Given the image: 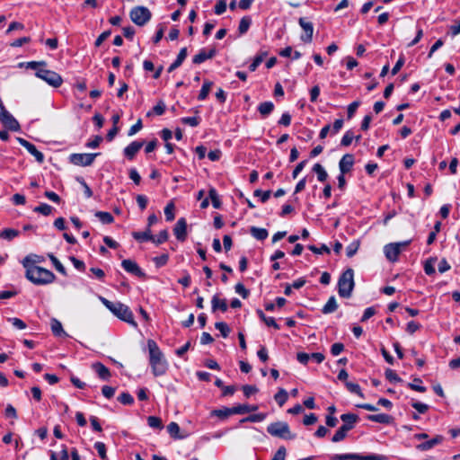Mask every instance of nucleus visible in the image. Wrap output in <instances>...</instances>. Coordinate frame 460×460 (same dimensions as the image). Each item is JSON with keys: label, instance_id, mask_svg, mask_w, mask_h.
<instances>
[{"label": "nucleus", "instance_id": "nucleus-1", "mask_svg": "<svg viewBox=\"0 0 460 460\" xmlns=\"http://www.w3.org/2000/svg\"><path fill=\"white\" fill-rule=\"evenodd\" d=\"M147 348L149 351V363L153 374L155 376L164 375L168 365L158 345L154 340H148Z\"/></svg>", "mask_w": 460, "mask_h": 460}, {"label": "nucleus", "instance_id": "nucleus-2", "mask_svg": "<svg viewBox=\"0 0 460 460\" xmlns=\"http://www.w3.org/2000/svg\"><path fill=\"white\" fill-rule=\"evenodd\" d=\"M101 302L108 308L115 316L124 321L131 326L137 328V323L134 320V315L129 307L120 302H111L103 296H100Z\"/></svg>", "mask_w": 460, "mask_h": 460}, {"label": "nucleus", "instance_id": "nucleus-3", "mask_svg": "<svg viewBox=\"0 0 460 460\" xmlns=\"http://www.w3.org/2000/svg\"><path fill=\"white\" fill-rule=\"evenodd\" d=\"M28 280L37 286L51 284L55 281V274L43 267H31L25 271Z\"/></svg>", "mask_w": 460, "mask_h": 460}, {"label": "nucleus", "instance_id": "nucleus-4", "mask_svg": "<svg viewBox=\"0 0 460 460\" xmlns=\"http://www.w3.org/2000/svg\"><path fill=\"white\" fill-rule=\"evenodd\" d=\"M355 286L354 282V271L352 269L346 270L339 278L338 280V293L339 296L344 298L350 297L353 288Z\"/></svg>", "mask_w": 460, "mask_h": 460}, {"label": "nucleus", "instance_id": "nucleus-5", "mask_svg": "<svg viewBox=\"0 0 460 460\" xmlns=\"http://www.w3.org/2000/svg\"><path fill=\"white\" fill-rule=\"evenodd\" d=\"M267 432L272 437L286 440H292L296 438V435L291 432L288 424L283 421L270 423L267 427Z\"/></svg>", "mask_w": 460, "mask_h": 460}, {"label": "nucleus", "instance_id": "nucleus-6", "mask_svg": "<svg viewBox=\"0 0 460 460\" xmlns=\"http://www.w3.org/2000/svg\"><path fill=\"white\" fill-rule=\"evenodd\" d=\"M129 16L135 24L144 26L150 21L152 13L149 9L145 6H136L130 11Z\"/></svg>", "mask_w": 460, "mask_h": 460}, {"label": "nucleus", "instance_id": "nucleus-7", "mask_svg": "<svg viewBox=\"0 0 460 460\" xmlns=\"http://www.w3.org/2000/svg\"><path fill=\"white\" fill-rule=\"evenodd\" d=\"M35 75L55 88L59 87L63 83L61 75L51 70L40 68L36 71Z\"/></svg>", "mask_w": 460, "mask_h": 460}, {"label": "nucleus", "instance_id": "nucleus-8", "mask_svg": "<svg viewBox=\"0 0 460 460\" xmlns=\"http://www.w3.org/2000/svg\"><path fill=\"white\" fill-rule=\"evenodd\" d=\"M0 121L3 125L11 131H19L21 129L20 124L17 119L5 109L0 99Z\"/></svg>", "mask_w": 460, "mask_h": 460}, {"label": "nucleus", "instance_id": "nucleus-9", "mask_svg": "<svg viewBox=\"0 0 460 460\" xmlns=\"http://www.w3.org/2000/svg\"><path fill=\"white\" fill-rule=\"evenodd\" d=\"M331 460H385L384 456L380 455H368L362 456L359 454H341L333 455L330 457Z\"/></svg>", "mask_w": 460, "mask_h": 460}, {"label": "nucleus", "instance_id": "nucleus-10", "mask_svg": "<svg viewBox=\"0 0 460 460\" xmlns=\"http://www.w3.org/2000/svg\"><path fill=\"white\" fill-rule=\"evenodd\" d=\"M100 153L96 154H72L69 156V161L75 165L78 166H90L94 162L96 156H98Z\"/></svg>", "mask_w": 460, "mask_h": 460}, {"label": "nucleus", "instance_id": "nucleus-11", "mask_svg": "<svg viewBox=\"0 0 460 460\" xmlns=\"http://www.w3.org/2000/svg\"><path fill=\"white\" fill-rule=\"evenodd\" d=\"M17 141L31 155H33L35 157L37 162H39L40 164H42L44 162V155L41 152H40L32 143H31L28 140L22 138V137H17Z\"/></svg>", "mask_w": 460, "mask_h": 460}, {"label": "nucleus", "instance_id": "nucleus-12", "mask_svg": "<svg viewBox=\"0 0 460 460\" xmlns=\"http://www.w3.org/2000/svg\"><path fill=\"white\" fill-rule=\"evenodd\" d=\"M122 268L128 273H131L139 278H146L145 272L140 269L137 262L132 260L126 259L121 262Z\"/></svg>", "mask_w": 460, "mask_h": 460}, {"label": "nucleus", "instance_id": "nucleus-13", "mask_svg": "<svg viewBox=\"0 0 460 460\" xmlns=\"http://www.w3.org/2000/svg\"><path fill=\"white\" fill-rule=\"evenodd\" d=\"M173 234L180 242H184L187 238V222L184 217L178 219L173 227Z\"/></svg>", "mask_w": 460, "mask_h": 460}, {"label": "nucleus", "instance_id": "nucleus-14", "mask_svg": "<svg viewBox=\"0 0 460 460\" xmlns=\"http://www.w3.org/2000/svg\"><path fill=\"white\" fill-rule=\"evenodd\" d=\"M299 25L305 31V35H301L300 39L302 41L305 43H310L313 40V33H314V26L313 23L310 22L305 21V18H300Z\"/></svg>", "mask_w": 460, "mask_h": 460}, {"label": "nucleus", "instance_id": "nucleus-15", "mask_svg": "<svg viewBox=\"0 0 460 460\" xmlns=\"http://www.w3.org/2000/svg\"><path fill=\"white\" fill-rule=\"evenodd\" d=\"M144 144V141H133L124 148V155L128 160H133L136 155L138 153V151L143 147Z\"/></svg>", "mask_w": 460, "mask_h": 460}, {"label": "nucleus", "instance_id": "nucleus-16", "mask_svg": "<svg viewBox=\"0 0 460 460\" xmlns=\"http://www.w3.org/2000/svg\"><path fill=\"white\" fill-rule=\"evenodd\" d=\"M354 164V156L351 154L344 155L339 162V168L342 174H345L352 169Z\"/></svg>", "mask_w": 460, "mask_h": 460}, {"label": "nucleus", "instance_id": "nucleus-17", "mask_svg": "<svg viewBox=\"0 0 460 460\" xmlns=\"http://www.w3.org/2000/svg\"><path fill=\"white\" fill-rule=\"evenodd\" d=\"M384 252L386 259L392 262L397 261L401 253L400 250L398 249V244H394L393 243L385 246Z\"/></svg>", "mask_w": 460, "mask_h": 460}, {"label": "nucleus", "instance_id": "nucleus-18", "mask_svg": "<svg viewBox=\"0 0 460 460\" xmlns=\"http://www.w3.org/2000/svg\"><path fill=\"white\" fill-rule=\"evenodd\" d=\"M92 367L102 380L107 381L110 379V377L111 376V371L102 363H101V362L93 363Z\"/></svg>", "mask_w": 460, "mask_h": 460}, {"label": "nucleus", "instance_id": "nucleus-19", "mask_svg": "<svg viewBox=\"0 0 460 460\" xmlns=\"http://www.w3.org/2000/svg\"><path fill=\"white\" fill-rule=\"evenodd\" d=\"M444 438L441 435H437L435 438L428 440L426 442L420 443L416 446V448L420 451H427L434 447L435 446L440 444L443 441Z\"/></svg>", "mask_w": 460, "mask_h": 460}, {"label": "nucleus", "instance_id": "nucleus-20", "mask_svg": "<svg viewBox=\"0 0 460 460\" xmlns=\"http://www.w3.org/2000/svg\"><path fill=\"white\" fill-rule=\"evenodd\" d=\"M216 55V49H212L209 51H206L204 49L193 57L192 62L194 64H201L207 59L212 58Z\"/></svg>", "mask_w": 460, "mask_h": 460}, {"label": "nucleus", "instance_id": "nucleus-21", "mask_svg": "<svg viewBox=\"0 0 460 460\" xmlns=\"http://www.w3.org/2000/svg\"><path fill=\"white\" fill-rule=\"evenodd\" d=\"M341 420L344 422L342 426L349 430H351L358 422V416L354 413H344L341 416Z\"/></svg>", "mask_w": 460, "mask_h": 460}, {"label": "nucleus", "instance_id": "nucleus-22", "mask_svg": "<svg viewBox=\"0 0 460 460\" xmlns=\"http://www.w3.org/2000/svg\"><path fill=\"white\" fill-rule=\"evenodd\" d=\"M44 260L41 256L30 254L22 260V263L25 270H28V269H31V267H38L36 264L42 262Z\"/></svg>", "mask_w": 460, "mask_h": 460}, {"label": "nucleus", "instance_id": "nucleus-23", "mask_svg": "<svg viewBox=\"0 0 460 460\" xmlns=\"http://www.w3.org/2000/svg\"><path fill=\"white\" fill-rule=\"evenodd\" d=\"M211 305H212V311L213 312H216L217 310H220L223 313H225V312L227 311V308H228L227 304H226V299H220L217 295H215L212 297Z\"/></svg>", "mask_w": 460, "mask_h": 460}, {"label": "nucleus", "instance_id": "nucleus-24", "mask_svg": "<svg viewBox=\"0 0 460 460\" xmlns=\"http://www.w3.org/2000/svg\"><path fill=\"white\" fill-rule=\"evenodd\" d=\"M367 420L381 424H390L393 421V417L385 413L367 415Z\"/></svg>", "mask_w": 460, "mask_h": 460}, {"label": "nucleus", "instance_id": "nucleus-25", "mask_svg": "<svg viewBox=\"0 0 460 460\" xmlns=\"http://www.w3.org/2000/svg\"><path fill=\"white\" fill-rule=\"evenodd\" d=\"M188 55V52H187V48H182L178 56H177V58L173 61V63L171 64V66H169L168 68V72L171 73L172 72L174 69H176L177 67H179L182 62L184 61V59L186 58Z\"/></svg>", "mask_w": 460, "mask_h": 460}, {"label": "nucleus", "instance_id": "nucleus-26", "mask_svg": "<svg viewBox=\"0 0 460 460\" xmlns=\"http://www.w3.org/2000/svg\"><path fill=\"white\" fill-rule=\"evenodd\" d=\"M132 236L135 240L139 241V242H146V241L153 242V234H151L150 228H147L144 232H133Z\"/></svg>", "mask_w": 460, "mask_h": 460}, {"label": "nucleus", "instance_id": "nucleus-27", "mask_svg": "<svg viewBox=\"0 0 460 460\" xmlns=\"http://www.w3.org/2000/svg\"><path fill=\"white\" fill-rule=\"evenodd\" d=\"M250 233L255 239L259 241L265 240L269 235V233L265 228H260L257 226H252L250 228Z\"/></svg>", "mask_w": 460, "mask_h": 460}, {"label": "nucleus", "instance_id": "nucleus-28", "mask_svg": "<svg viewBox=\"0 0 460 460\" xmlns=\"http://www.w3.org/2000/svg\"><path fill=\"white\" fill-rule=\"evenodd\" d=\"M274 107L272 102H264L258 106V111L262 117H267L273 111Z\"/></svg>", "mask_w": 460, "mask_h": 460}, {"label": "nucleus", "instance_id": "nucleus-29", "mask_svg": "<svg viewBox=\"0 0 460 460\" xmlns=\"http://www.w3.org/2000/svg\"><path fill=\"white\" fill-rule=\"evenodd\" d=\"M167 431L174 439H182L185 436L180 434V426L176 422H171L167 426Z\"/></svg>", "mask_w": 460, "mask_h": 460}, {"label": "nucleus", "instance_id": "nucleus-30", "mask_svg": "<svg viewBox=\"0 0 460 460\" xmlns=\"http://www.w3.org/2000/svg\"><path fill=\"white\" fill-rule=\"evenodd\" d=\"M338 308V304L335 297L332 296L329 298L327 303L323 305L322 312L324 314L333 313Z\"/></svg>", "mask_w": 460, "mask_h": 460}, {"label": "nucleus", "instance_id": "nucleus-31", "mask_svg": "<svg viewBox=\"0 0 460 460\" xmlns=\"http://www.w3.org/2000/svg\"><path fill=\"white\" fill-rule=\"evenodd\" d=\"M50 327H51V331L54 335H56V336L66 335V333L63 330L61 323L58 319H56V318L51 319Z\"/></svg>", "mask_w": 460, "mask_h": 460}, {"label": "nucleus", "instance_id": "nucleus-32", "mask_svg": "<svg viewBox=\"0 0 460 460\" xmlns=\"http://www.w3.org/2000/svg\"><path fill=\"white\" fill-rule=\"evenodd\" d=\"M313 172H314L317 175V180L321 182H324L328 178V173L325 169L320 164H315L313 167Z\"/></svg>", "mask_w": 460, "mask_h": 460}, {"label": "nucleus", "instance_id": "nucleus-33", "mask_svg": "<svg viewBox=\"0 0 460 460\" xmlns=\"http://www.w3.org/2000/svg\"><path fill=\"white\" fill-rule=\"evenodd\" d=\"M252 24V19L250 16H244L241 19L238 31L241 35L245 34Z\"/></svg>", "mask_w": 460, "mask_h": 460}, {"label": "nucleus", "instance_id": "nucleus-34", "mask_svg": "<svg viewBox=\"0 0 460 460\" xmlns=\"http://www.w3.org/2000/svg\"><path fill=\"white\" fill-rule=\"evenodd\" d=\"M165 109H166L165 103L162 100H160V101H158L156 105L154 106L153 110L146 113V116L150 117L152 114L161 116L164 113Z\"/></svg>", "mask_w": 460, "mask_h": 460}, {"label": "nucleus", "instance_id": "nucleus-35", "mask_svg": "<svg viewBox=\"0 0 460 460\" xmlns=\"http://www.w3.org/2000/svg\"><path fill=\"white\" fill-rule=\"evenodd\" d=\"M212 85H213V83L211 81H208V80L204 81L201 90L199 92V94L198 96V99L199 101H203L208 97Z\"/></svg>", "mask_w": 460, "mask_h": 460}, {"label": "nucleus", "instance_id": "nucleus-36", "mask_svg": "<svg viewBox=\"0 0 460 460\" xmlns=\"http://www.w3.org/2000/svg\"><path fill=\"white\" fill-rule=\"evenodd\" d=\"M20 232L13 228H5L0 233V238L8 241L13 240L14 237L19 235Z\"/></svg>", "mask_w": 460, "mask_h": 460}, {"label": "nucleus", "instance_id": "nucleus-37", "mask_svg": "<svg viewBox=\"0 0 460 460\" xmlns=\"http://www.w3.org/2000/svg\"><path fill=\"white\" fill-rule=\"evenodd\" d=\"M437 261V257H430L424 263V271L427 275L430 276L435 274L434 263Z\"/></svg>", "mask_w": 460, "mask_h": 460}, {"label": "nucleus", "instance_id": "nucleus-38", "mask_svg": "<svg viewBox=\"0 0 460 460\" xmlns=\"http://www.w3.org/2000/svg\"><path fill=\"white\" fill-rule=\"evenodd\" d=\"M208 196H209V199H211L212 206L215 208H220L222 202L217 195L216 189L210 188L208 190Z\"/></svg>", "mask_w": 460, "mask_h": 460}, {"label": "nucleus", "instance_id": "nucleus-39", "mask_svg": "<svg viewBox=\"0 0 460 460\" xmlns=\"http://www.w3.org/2000/svg\"><path fill=\"white\" fill-rule=\"evenodd\" d=\"M48 257L53 263L55 269L58 272H60L62 275L66 276V270L65 267L63 266V264L58 261V259L56 256H54V254H52V253H49Z\"/></svg>", "mask_w": 460, "mask_h": 460}, {"label": "nucleus", "instance_id": "nucleus-40", "mask_svg": "<svg viewBox=\"0 0 460 460\" xmlns=\"http://www.w3.org/2000/svg\"><path fill=\"white\" fill-rule=\"evenodd\" d=\"M33 211L42 214L44 216H49L53 211V208L47 203H41L39 206L35 207L33 208Z\"/></svg>", "mask_w": 460, "mask_h": 460}, {"label": "nucleus", "instance_id": "nucleus-41", "mask_svg": "<svg viewBox=\"0 0 460 460\" xmlns=\"http://www.w3.org/2000/svg\"><path fill=\"white\" fill-rule=\"evenodd\" d=\"M95 217L103 224H111L114 221L112 215L109 212L97 211Z\"/></svg>", "mask_w": 460, "mask_h": 460}, {"label": "nucleus", "instance_id": "nucleus-42", "mask_svg": "<svg viewBox=\"0 0 460 460\" xmlns=\"http://www.w3.org/2000/svg\"><path fill=\"white\" fill-rule=\"evenodd\" d=\"M349 431V430L348 429L344 428L343 426H341L340 429L335 432V434L332 438V441L333 443H337L343 440L346 438L347 433Z\"/></svg>", "mask_w": 460, "mask_h": 460}, {"label": "nucleus", "instance_id": "nucleus-43", "mask_svg": "<svg viewBox=\"0 0 460 460\" xmlns=\"http://www.w3.org/2000/svg\"><path fill=\"white\" fill-rule=\"evenodd\" d=\"M68 451L66 446H63L59 455H58L56 452L50 451V460H68Z\"/></svg>", "mask_w": 460, "mask_h": 460}, {"label": "nucleus", "instance_id": "nucleus-44", "mask_svg": "<svg viewBox=\"0 0 460 460\" xmlns=\"http://www.w3.org/2000/svg\"><path fill=\"white\" fill-rule=\"evenodd\" d=\"M288 398V394L287 391L283 388H280L274 396L275 401L278 402L279 406H282L287 402Z\"/></svg>", "mask_w": 460, "mask_h": 460}, {"label": "nucleus", "instance_id": "nucleus-45", "mask_svg": "<svg viewBox=\"0 0 460 460\" xmlns=\"http://www.w3.org/2000/svg\"><path fill=\"white\" fill-rule=\"evenodd\" d=\"M175 206L172 201H170L164 208V215L167 221H172L175 217L174 214Z\"/></svg>", "mask_w": 460, "mask_h": 460}, {"label": "nucleus", "instance_id": "nucleus-46", "mask_svg": "<svg viewBox=\"0 0 460 460\" xmlns=\"http://www.w3.org/2000/svg\"><path fill=\"white\" fill-rule=\"evenodd\" d=\"M168 231L165 229L162 230L156 237L153 235V243H155L156 245H159L166 242L168 240Z\"/></svg>", "mask_w": 460, "mask_h": 460}, {"label": "nucleus", "instance_id": "nucleus-47", "mask_svg": "<svg viewBox=\"0 0 460 460\" xmlns=\"http://www.w3.org/2000/svg\"><path fill=\"white\" fill-rule=\"evenodd\" d=\"M229 411L233 412L234 414H245L250 412V405L239 404L230 408Z\"/></svg>", "mask_w": 460, "mask_h": 460}, {"label": "nucleus", "instance_id": "nucleus-48", "mask_svg": "<svg viewBox=\"0 0 460 460\" xmlns=\"http://www.w3.org/2000/svg\"><path fill=\"white\" fill-rule=\"evenodd\" d=\"M215 327L218 330L224 338H226L230 333V328L225 322H217Z\"/></svg>", "mask_w": 460, "mask_h": 460}, {"label": "nucleus", "instance_id": "nucleus-49", "mask_svg": "<svg viewBox=\"0 0 460 460\" xmlns=\"http://www.w3.org/2000/svg\"><path fill=\"white\" fill-rule=\"evenodd\" d=\"M147 423H148L149 427H151L153 429H163L162 420L159 417L149 416L147 418Z\"/></svg>", "mask_w": 460, "mask_h": 460}, {"label": "nucleus", "instance_id": "nucleus-50", "mask_svg": "<svg viewBox=\"0 0 460 460\" xmlns=\"http://www.w3.org/2000/svg\"><path fill=\"white\" fill-rule=\"evenodd\" d=\"M359 244L360 243H359L358 240L354 241L351 243H349L346 248L347 256L349 258L354 256L359 248Z\"/></svg>", "mask_w": 460, "mask_h": 460}, {"label": "nucleus", "instance_id": "nucleus-51", "mask_svg": "<svg viewBox=\"0 0 460 460\" xmlns=\"http://www.w3.org/2000/svg\"><path fill=\"white\" fill-rule=\"evenodd\" d=\"M345 385L350 393L356 394L359 395L360 397H363L361 388L358 384L346 381Z\"/></svg>", "mask_w": 460, "mask_h": 460}, {"label": "nucleus", "instance_id": "nucleus-52", "mask_svg": "<svg viewBox=\"0 0 460 460\" xmlns=\"http://www.w3.org/2000/svg\"><path fill=\"white\" fill-rule=\"evenodd\" d=\"M418 383H421V379L419 377L414 378L412 383L408 384V386L413 391H417L420 393L426 392L427 388L425 386L419 385Z\"/></svg>", "mask_w": 460, "mask_h": 460}, {"label": "nucleus", "instance_id": "nucleus-53", "mask_svg": "<svg viewBox=\"0 0 460 460\" xmlns=\"http://www.w3.org/2000/svg\"><path fill=\"white\" fill-rule=\"evenodd\" d=\"M118 401L125 405H130L134 402L133 396L128 393H122L119 397Z\"/></svg>", "mask_w": 460, "mask_h": 460}, {"label": "nucleus", "instance_id": "nucleus-54", "mask_svg": "<svg viewBox=\"0 0 460 460\" xmlns=\"http://www.w3.org/2000/svg\"><path fill=\"white\" fill-rule=\"evenodd\" d=\"M354 139V135L351 130H348L341 138V145L343 146H349L352 140Z\"/></svg>", "mask_w": 460, "mask_h": 460}, {"label": "nucleus", "instance_id": "nucleus-55", "mask_svg": "<svg viewBox=\"0 0 460 460\" xmlns=\"http://www.w3.org/2000/svg\"><path fill=\"white\" fill-rule=\"evenodd\" d=\"M270 194H271V190H265V191H262L261 190H254L253 192V195L255 197H261V201L262 203H265L270 197Z\"/></svg>", "mask_w": 460, "mask_h": 460}, {"label": "nucleus", "instance_id": "nucleus-56", "mask_svg": "<svg viewBox=\"0 0 460 460\" xmlns=\"http://www.w3.org/2000/svg\"><path fill=\"white\" fill-rule=\"evenodd\" d=\"M235 292L239 294L243 298H247L250 292L242 283H237L234 287Z\"/></svg>", "mask_w": 460, "mask_h": 460}, {"label": "nucleus", "instance_id": "nucleus-57", "mask_svg": "<svg viewBox=\"0 0 460 460\" xmlns=\"http://www.w3.org/2000/svg\"><path fill=\"white\" fill-rule=\"evenodd\" d=\"M94 447L95 449L97 450L100 457L102 459H106L107 458V455H106V446L104 443L102 442H96L94 444Z\"/></svg>", "mask_w": 460, "mask_h": 460}, {"label": "nucleus", "instance_id": "nucleus-58", "mask_svg": "<svg viewBox=\"0 0 460 460\" xmlns=\"http://www.w3.org/2000/svg\"><path fill=\"white\" fill-rule=\"evenodd\" d=\"M226 10V0H218L215 5V13L220 15Z\"/></svg>", "mask_w": 460, "mask_h": 460}, {"label": "nucleus", "instance_id": "nucleus-59", "mask_svg": "<svg viewBox=\"0 0 460 460\" xmlns=\"http://www.w3.org/2000/svg\"><path fill=\"white\" fill-rule=\"evenodd\" d=\"M385 377L387 380H389L390 382H401L402 379L398 376V375L395 373V371H394L393 369H386L385 370Z\"/></svg>", "mask_w": 460, "mask_h": 460}, {"label": "nucleus", "instance_id": "nucleus-60", "mask_svg": "<svg viewBox=\"0 0 460 460\" xmlns=\"http://www.w3.org/2000/svg\"><path fill=\"white\" fill-rule=\"evenodd\" d=\"M265 418H266L265 413H256V414H252V415L248 416L245 420H243V421L261 422V421L264 420Z\"/></svg>", "mask_w": 460, "mask_h": 460}, {"label": "nucleus", "instance_id": "nucleus-61", "mask_svg": "<svg viewBox=\"0 0 460 460\" xmlns=\"http://www.w3.org/2000/svg\"><path fill=\"white\" fill-rule=\"evenodd\" d=\"M308 249L316 254H322L323 252L330 253V249L325 244H322L320 248L316 247L315 245H309Z\"/></svg>", "mask_w": 460, "mask_h": 460}, {"label": "nucleus", "instance_id": "nucleus-62", "mask_svg": "<svg viewBox=\"0 0 460 460\" xmlns=\"http://www.w3.org/2000/svg\"><path fill=\"white\" fill-rule=\"evenodd\" d=\"M245 397H250L252 394H256L259 389L255 385H245L242 387Z\"/></svg>", "mask_w": 460, "mask_h": 460}, {"label": "nucleus", "instance_id": "nucleus-63", "mask_svg": "<svg viewBox=\"0 0 460 460\" xmlns=\"http://www.w3.org/2000/svg\"><path fill=\"white\" fill-rule=\"evenodd\" d=\"M199 117H185L181 119L183 124L190 125L191 127H197L199 124Z\"/></svg>", "mask_w": 460, "mask_h": 460}, {"label": "nucleus", "instance_id": "nucleus-64", "mask_svg": "<svg viewBox=\"0 0 460 460\" xmlns=\"http://www.w3.org/2000/svg\"><path fill=\"white\" fill-rule=\"evenodd\" d=\"M285 457H286V448L284 447H280L277 450V452L275 453V455L273 456L271 460H285Z\"/></svg>", "mask_w": 460, "mask_h": 460}]
</instances>
